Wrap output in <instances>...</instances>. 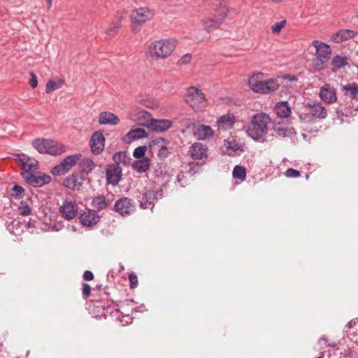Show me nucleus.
I'll return each mask as SVG.
<instances>
[{"instance_id": "obj_12", "label": "nucleus", "mask_w": 358, "mask_h": 358, "mask_svg": "<svg viewBox=\"0 0 358 358\" xmlns=\"http://www.w3.org/2000/svg\"><path fill=\"white\" fill-rule=\"evenodd\" d=\"M312 44L316 49L315 55L317 59L321 62V65L328 62L331 55L330 46L316 40L313 41Z\"/></svg>"}, {"instance_id": "obj_22", "label": "nucleus", "mask_w": 358, "mask_h": 358, "mask_svg": "<svg viewBox=\"0 0 358 358\" xmlns=\"http://www.w3.org/2000/svg\"><path fill=\"white\" fill-rule=\"evenodd\" d=\"M273 128L275 133L280 137L292 136V134H295L294 128L286 123L275 121Z\"/></svg>"}, {"instance_id": "obj_55", "label": "nucleus", "mask_w": 358, "mask_h": 358, "mask_svg": "<svg viewBox=\"0 0 358 358\" xmlns=\"http://www.w3.org/2000/svg\"><path fill=\"white\" fill-rule=\"evenodd\" d=\"M48 8H50L51 5H52V0H48Z\"/></svg>"}, {"instance_id": "obj_14", "label": "nucleus", "mask_w": 358, "mask_h": 358, "mask_svg": "<svg viewBox=\"0 0 358 358\" xmlns=\"http://www.w3.org/2000/svg\"><path fill=\"white\" fill-rule=\"evenodd\" d=\"M23 178L27 182L34 187H41L50 182L51 178L48 175H35L31 171L23 173Z\"/></svg>"}, {"instance_id": "obj_30", "label": "nucleus", "mask_w": 358, "mask_h": 358, "mask_svg": "<svg viewBox=\"0 0 358 358\" xmlns=\"http://www.w3.org/2000/svg\"><path fill=\"white\" fill-rule=\"evenodd\" d=\"M94 168L93 161L89 158H83L79 161V169L82 173H89Z\"/></svg>"}, {"instance_id": "obj_39", "label": "nucleus", "mask_w": 358, "mask_h": 358, "mask_svg": "<svg viewBox=\"0 0 358 358\" xmlns=\"http://www.w3.org/2000/svg\"><path fill=\"white\" fill-rule=\"evenodd\" d=\"M24 189L22 187L15 185L10 190V195L12 197L20 199L24 196Z\"/></svg>"}, {"instance_id": "obj_51", "label": "nucleus", "mask_w": 358, "mask_h": 358, "mask_svg": "<svg viewBox=\"0 0 358 358\" xmlns=\"http://www.w3.org/2000/svg\"><path fill=\"white\" fill-rule=\"evenodd\" d=\"M93 278H94V275L91 271H85V273L83 274V279L85 280L89 281V280H93Z\"/></svg>"}, {"instance_id": "obj_50", "label": "nucleus", "mask_w": 358, "mask_h": 358, "mask_svg": "<svg viewBox=\"0 0 358 358\" xmlns=\"http://www.w3.org/2000/svg\"><path fill=\"white\" fill-rule=\"evenodd\" d=\"M91 294V287L88 284H84L83 287V297L87 298Z\"/></svg>"}, {"instance_id": "obj_42", "label": "nucleus", "mask_w": 358, "mask_h": 358, "mask_svg": "<svg viewBox=\"0 0 358 358\" xmlns=\"http://www.w3.org/2000/svg\"><path fill=\"white\" fill-rule=\"evenodd\" d=\"M146 150H147L146 146H138V148H136L134 150L133 155L136 159H141L143 158H145L144 156H145Z\"/></svg>"}, {"instance_id": "obj_21", "label": "nucleus", "mask_w": 358, "mask_h": 358, "mask_svg": "<svg viewBox=\"0 0 358 358\" xmlns=\"http://www.w3.org/2000/svg\"><path fill=\"white\" fill-rule=\"evenodd\" d=\"M84 176H80L78 174H72L67 177L64 181V185L72 190H79L83 186Z\"/></svg>"}, {"instance_id": "obj_56", "label": "nucleus", "mask_w": 358, "mask_h": 358, "mask_svg": "<svg viewBox=\"0 0 358 358\" xmlns=\"http://www.w3.org/2000/svg\"><path fill=\"white\" fill-rule=\"evenodd\" d=\"M163 142H164V139L163 138H160V139L157 140L158 144H159V143H163Z\"/></svg>"}, {"instance_id": "obj_54", "label": "nucleus", "mask_w": 358, "mask_h": 358, "mask_svg": "<svg viewBox=\"0 0 358 358\" xmlns=\"http://www.w3.org/2000/svg\"><path fill=\"white\" fill-rule=\"evenodd\" d=\"M324 64L321 65V62L318 60L317 63L315 64V69L318 71L322 70L324 69Z\"/></svg>"}, {"instance_id": "obj_13", "label": "nucleus", "mask_w": 358, "mask_h": 358, "mask_svg": "<svg viewBox=\"0 0 358 358\" xmlns=\"http://www.w3.org/2000/svg\"><path fill=\"white\" fill-rule=\"evenodd\" d=\"M105 145V137L101 131L93 133L90 140V146L92 152L98 155L102 152Z\"/></svg>"}, {"instance_id": "obj_7", "label": "nucleus", "mask_w": 358, "mask_h": 358, "mask_svg": "<svg viewBox=\"0 0 358 358\" xmlns=\"http://www.w3.org/2000/svg\"><path fill=\"white\" fill-rule=\"evenodd\" d=\"M32 145L40 153L43 154L57 155L64 152V145L52 140L37 138L33 141Z\"/></svg>"}, {"instance_id": "obj_44", "label": "nucleus", "mask_w": 358, "mask_h": 358, "mask_svg": "<svg viewBox=\"0 0 358 358\" xmlns=\"http://www.w3.org/2000/svg\"><path fill=\"white\" fill-rule=\"evenodd\" d=\"M120 25L119 23H112L110 24L109 27L106 31V34L109 36H113L117 33L119 29Z\"/></svg>"}, {"instance_id": "obj_16", "label": "nucleus", "mask_w": 358, "mask_h": 358, "mask_svg": "<svg viewBox=\"0 0 358 358\" xmlns=\"http://www.w3.org/2000/svg\"><path fill=\"white\" fill-rule=\"evenodd\" d=\"M212 9L217 22H223L228 12L227 2L224 0H215L212 3Z\"/></svg>"}, {"instance_id": "obj_23", "label": "nucleus", "mask_w": 358, "mask_h": 358, "mask_svg": "<svg viewBox=\"0 0 358 358\" xmlns=\"http://www.w3.org/2000/svg\"><path fill=\"white\" fill-rule=\"evenodd\" d=\"M17 157L19 159L23 169L24 170V173H27V171H31L32 169L37 168L38 162L34 158L30 157L23 153L18 154Z\"/></svg>"}, {"instance_id": "obj_37", "label": "nucleus", "mask_w": 358, "mask_h": 358, "mask_svg": "<svg viewBox=\"0 0 358 358\" xmlns=\"http://www.w3.org/2000/svg\"><path fill=\"white\" fill-rule=\"evenodd\" d=\"M343 90L350 92V96L358 100V85L356 83H350L343 86Z\"/></svg>"}, {"instance_id": "obj_28", "label": "nucleus", "mask_w": 358, "mask_h": 358, "mask_svg": "<svg viewBox=\"0 0 358 358\" xmlns=\"http://www.w3.org/2000/svg\"><path fill=\"white\" fill-rule=\"evenodd\" d=\"M276 115L280 117H287L291 114V108L287 101L276 103L275 106Z\"/></svg>"}, {"instance_id": "obj_31", "label": "nucleus", "mask_w": 358, "mask_h": 358, "mask_svg": "<svg viewBox=\"0 0 358 358\" xmlns=\"http://www.w3.org/2000/svg\"><path fill=\"white\" fill-rule=\"evenodd\" d=\"M149 167L150 160L148 158L138 159L133 164V168L138 173H145L149 169Z\"/></svg>"}, {"instance_id": "obj_40", "label": "nucleus", "mask_w": 358, "mask_h": 358, "mask_svg": "<svg viewBox=\"0 0 358 358\" xmlns=\"http://www.w3.org/2000/svg\"><path fill=\"white\" fill-rule=\"evenodd\" d=\"M332 65L337 69H341L348 64L346 58L340 55L335 56L332 59Z\"/></svg>"}, {"instance_id": "obj_20", "label": "nucleus", "mask_w": 358, "mask_h": 358, "mask_svg": "<svg viewBox=\"0 0 358 358\" xmlns=\"http://www.w3.org/2000/svg\"><path fill=\"white\" fill-rule=\"evenodd\" d=\"M157 192L152 190H146L141 200L140 206L144 209H152L155 202L157 200Z\"/></svg>"}, {"instance_id": "obj_8", "label": "nucleus", "mask_w": 358, "mask_h": 358, "mask_svg": "<svg viewBox=\"0 0 358 358\" xmlns=\"http://www.w3.org/2000/svg\"><path fill=\"white\" fill-rule=\"evenodd\" d=\"M81 157L80 154L67 156L59 165L52 168L51 173L55 176L64 175L80 160Z\"/></svg>"}, {"instance_id": "obj_9", "label": "nucleus", "mask_w": 358, "mask_h": 358, "mask_svg": "<svg viewBox=\"0 0 358 358\" xmlns=\"http://www.w3.org/2000/svg\"><path fill=\"white\" fill-rule=\"evenodd\" d=\"M154 16L152 10L147 7H141L134 10L130 15L132 23L142 25L150 20Z\"/></svg>"}, {"instance_id": "obj_49", "label": "nucleus", "mask_w": 358, "mask_h": 358, "mask_svg": "<svg viewBox=\"0 0 358 358\" xmlns=\"http://www.w3.org/2000/svg\"><path fill=\"white\" fill-rule=\"evenodd\" d=\"M129 280L131 288H134L137 286L138 278L135 274H134V273L130 274L129 275Z\"/></svg>"}, {"instance_id": "obj_32", "label": "nucleus", "mask_w": 358, "mask_h": 358, "mask_svg": "<svg viewBox=\"0 0 358 358\" xmlns=\"http://www.w3.org/2000/svg\"><path fill=\"white\" fill-rule=\"evenodd\" d=\"M113 159L115 162L114 165L120 164L126 165L129 162L130 158L125 152H118L114 154Z\"/></svg>"}, {"instance_id": "obj_1", "label": "nucleus", "mask_w": 358, "mask_h": 358, "mask_svg": "<svg viewBox=\"0 0 358 358\" xmlns=\"http://www.w3.org/2000/svg\"><path fill=\"white\" fill-rule=\"evenodd\" d=\"M299 117L301 123L310 124L317 119H325L327 117V110L319 101H308L303 103V110L299 113Z\"/></svg>"}, {"instance_id": "obj_46", "label": "nucleus", "mask_w": 358, "mask_h": 358, "mask_svg": "<svg viewBox=\"0 0 358 358\" xmlns=\"http://www.w3.org/2000/svg\"><path fill=\"white\" fill-rule=\"evenodd\" d=\"M192 55L190 54H186L183 55L178 62V65L182 66L187 65L191 62Z\"/></svg>"}, {"instance_id": "obj_34", "label": "nucleus", "mask_w": 358, "mask_h": 358, "mask_svg": "<svg viewBox=\"0 0 358 358\" xmlns=\"http://www.w3.org/2000/svg\"><path fill=\"white\" fill-rule=\"evenodd\" d=\"M147 135L148 134L145 129L141 128H137L129 131L127 134V137L131 141H134L139 138L147 137Z\"/></svg>"}, {"instance_id": "obj_47", "label": "nucleus", "mask_w": 358, "mask_h": 358, "mask_svg": "<svg viewBox=\"0 0 358 358\" xmlns=\"http://www.w3.org/2000/svg\"><path fill=\"white\" fill-rule=\"evenodd\" d=\"M285 174L288 178H298L301 176V173L299 171L292 168L288 169L285 171Z\"/></svg>"}, {"instance_id": "obj_48", "label": "nucleus", "mask_w": 358, "mask_h": 358, "mask_svg": "<svg viewBox=\"0 0 358 358\" xmlns=\"http://www.w3.org/2000/svg\"><path fill=\"white\" fill-rule=\"evenodd\" d=\"M29 75H30L31 78L29 80V84L32 88H36L38 85L37 77L33 71H31L29 73Z\"/></svg>"}, {"instance_id": "obj_43", "label": "nucleus", "mask_w": 358, "mask_h": 358, "mask_svg": "<svg viewBox=\"0 0 358 358\" xmlns=\"http://www.w3.org/2000/svg\"><path fill=\"white\" fill-rule=\"evenodd\" d=\"M159 150L157 155L161 159H165L168 157L169 155L170 154L171 151L170 149L163 144L159 145Z\"/></svg>"}, {"instance_id": "obj_53", "label": "nucleus", "mask_w": 358, "mask_h": 358, "mask_svg": "<svg viewBox=\"0 0 358 358\" xmlns=\"http://www.w3.org/2000/svg\"><path fill=\"white\" fill-rule=\"evenodd\" d=\"M120 311L121 312V313L122 314H124V315H129V313H127L128 310H126V304H122L121 306H120Z\"/></svg>"}, {"instance_id": "obj_33", "label": "nucleus", "mask_w": 358, "mask_h": 358, "mask_svg": "<svg viewBox=\"0 0 358 358\" xmlns=\"http://www.w3.org/2000/svg\"><path fill=\"white\" fill-rule=\"evenodd\" d=\"M222 22H217V18L215 17H208L203 21V27L204 29L210 32L217 29Z\"/></svg>"}, {"instance_id": "obj_29", "label": "nucleus", "mask_w": 358, "mask_h": 358, "mask_svg": "<svg viewBox=\"0 0 358 358\" xmlns=\"http://www.w3.org/2000/svg\"><path fill=\"white\" fill-rule=\"evenodd\" d=\"M110 204V200L104 196H96L92 201V206L99 210L106 209Z\"/></svg>"}, {"instance_id": "obj_38", "label": "nucleus", "mask_w": 358, "mask_h": 358, "mask_svg": "<svg viewBox=\"0 0 358 358\" xmlns=\"http://www.w3.org/2000/svg\"><path fill=\"white\" fill-rule=\"evenodd\" d=\"M224 145L228 151H231L232 152H236L239 150H242L241 145H240L235 140H225Z\"/></svg>"}, {"instance_id": "obj_26", "label": "nucleus", "mask_w": 358, "mask_h": 358, "mask_svg": "<svg viewBox=\"0 0 358 358\" xmlns=\"http://www.w3.org/2000/svg\"><path fill=\"white\" fill-rule=\"evenodd\" d=\"M235 123V118L230 114L224 115L217 121V127L222 130L231 129Z\"/></svg>"}, {"instance_id": "obj_57", "label": "nucleus", "mask_w": 358, "mask_h": 358, "mask_svg": "<svg viewBox=\"0 0 358 358\" xmlns=\"http://www.w3.org/2000/svg\"><path fill=\"white\" fill-rule=\"evenodd\" d=\"M357 55H358V52H357Z\"/></svg>"}, {"instance_id": "obj_18", "label": "nucleus", "mask_w": 358, "mask_h": 358, "mask_svg": "<svg viewBox=\"0 0 358 358\" xmlns=\"http://www.w3.org/2000/svg\"><path fill=\"white\" fill-rule=\"evenodd\" d=\"M122 169L118 165H110L106 171V178L108 183L113 185L118 184L121 179Z\"/></svg>"}, {"instance_id": "obj_11", "label": "nucleus", "mask_w": 358, "mask_h": 358, "mask_svg": "<svg viewBox=\"0 0 358 358\" xmlns=\"http://www.w3.org/2000/svg\"><path fill=\"white\" fill-rule=\"evenodd\" d=\"M78 210L76 202L70 199H66L59 209L62 216L67 220L74 219L78 214Z\"/></svg>"}, {"instance_id": "obj_27", "label": "nucleus", "mask_w": 358, "mask_h": 358, "mask_svg": "<svg viewBox=\"0 0 358 358\" xmlns=\"http://www.w3.org/2000/svg\"><path fill=\"white\" fill-rule=\"evenodd\" d=\"M356 32L350 29H342L331 36V40L335 43H341L343 41L353 38Z\"/></svg>"}, {"instance_id": "obj_58", "label": "nucleus", "mask_w": 358, "mask_h": 358, "mask_svg": "<svg viewBox=\"0 0 358 358\" xmlns=\"http://www.w3.org/2000/svg\"><path fill=\"white\" fill-rule=\"evenodd\" d=\"M357 17H358V15H357Z\"/></svg>"}, {"instance_id": "obj_4", "label": "nucleus", "mask_w": 358, "mask_h": 358, "mask_svg": "<svg viewBox=\"0 0 358 358\" xmlns=\"http://www.w3.org/2000/svg\"><path fill=\"white\" fill-rule=\"evenodd\" d=\"M264 73L258 72L248 79V85L251 90L262 94H271L278 90L280 83L276 78H270L266 80H257L256 77L263 76Z\"/></svg>"}, {"instance_id": "obj_2", "label": "nucleus", "mask_w": 358, "mask_h": 358, "mask_svg": "<svg viewBox=\"0 0 358 358\" xmlns=\"http://www.w3.org/2000/svg\"><path fill=\"white\" fill-rule=\"evenodd\" d=\"M177 41L173 38H164L152 42L148 48L149 55L156 59H164L174 51Z\"/></svg>"}, {"instance_id": "obj_35", "label": "nucleus", "mask_w": 358, "mask_h": 358, "mask_svg": "<svg viewBox=\"0 0 358 358\" xmlns=\"http://www.w3.org/2000/svg\"><path fill=\"white\" fill-rule=\"evenodd\" d=\"M232 175L235 179L244 181L246 178V170L244 167L236 165L233 169Z\"/></svg>"}, {"instance_id": "obj_52", "label": "nucleus", "mask_w": 358, "mask_h": 358, "mask_svg": "<svg viewBox=\"0 0 358 358\" xmlns=\"http://www.w3.org/2000/svg\"><path fill=\"white\" fill-rule=\"evenodd\" d=\"M185 179V176L183 173H180L177 176V180L180 183L181 187H185V185L182 182V180Z\"/></svg>"}, {"instance_id": "obj_17", "label": "nucleus", "mask_w": 358, "mask_h": 358, "mask_svg": "<svg viewBox=\"0 0 358 358\" xmlns=\"http://www.w3.org/2000/svg\"><path fill=\"white\" fill-rule=\"evenodd\" d=\"M194 135L199 140H209L213 137L214 131L210 126L199 124L194 127Z\"/></svg>"}, {"instance_id": "obj_5", "label": "nucleus", "mask_w": 358, "mask_h": 358, "mask_svg": "<svg viewBox=\"0 0 358 358\" xmlns=\"http://www.w3.org/2000/svg\"><path fill=\"white\" fill-rule=\"evenodd\" d=\"M185 102L194 111H201L207 106V101L201 90L196 87H189L187 90Z\"/></svg>"}, {"instance_id": "obj_15", "label": "nucleus", "mask_w": 358, "mask_h": 358, "mask_svg": "<svg viewBox=\"0 0 358 358\" xmlns=\"http://www.w3.org/2000/svg\"><path fill=\"white\" fill-rule=\"evenodd\" d=\"M100 220L99 215L93 210L86 209L80 215V223L87 227L96 225Z\"/></svg>"}, {"instance_id": "obj_10", "label": "nucleus", "mask_w": 358, "mask_h": 358, "mask_svg": "<svg viewBox=\"0 0 358 358\" xmlns=\"http://www.w3.org/2000/svg\"><path fill=\"white\" fill-rule=\"evenodd\" d=\"M113 210L122 216H128L134 211L135 204L131 199L122 197L115 201Z\"/></svg>"}, {"instance_id": "obj_3", "label": "nucleus", "mask_w": 358, "mask_h": 358, "mask_svg": "<svg viewBox=\"0 0 358 358\" xmlns=\"http://www.w3.org/2000/svg\"><path fill=\"white\" fill-rule=\"evenodd\" d=\"M271 119L266 113L255 115L247 129V134L255 140H261L266 134Z\"/></svg>"}, {"instance_id": "obj_25", "label": "nucleus", "mask_w": 358, "mask_h": 358, "mask_svg": "<svg viewBox=\"0 0 358 358\" xmlns=\"http://www.w3.org/2000/svg\"><path fill=\"white\" fill-rule=\"evenodd\" d=\"M120 122V119L117 115L110 112H101L99 117L100 124L116 125Z\"/></svg>"}, {"instance_id": "obj_19", "label": "nucleus", "mask_w": 358, "mask_h": 358, "mask_svg": "<svg viewBox=\"0 0 358 358\" xmlns=\"http://www.w3.org/2000/svg\"><path fill=\"white\" fill-rule=\"evenodd\" d=\"M320 97L322 101L328 103H332L337 100L335 90L329 84H325L321 87Z\"/></svg>"}, {"instance_id": "obj_45", "label": "nucleus", "mask_w": 358, "mask_h": 358, "mask_svg": "<svg viewBox=\"0 0 358 358\" xmlns=\"http://www.w3.org/2000/svg\"><path fill=\"white\" fill-rule=\"evenodd\" d=\"M285 23H286L285 20H282L280 22H278L275 23L271 27L273 33H274V34L279 33L281 31V29L284 27V26L285 25Z\"/></svg>"}, {"instance_id": "obj_6", "label": "nucleus", "mask_w": 358, "mask_h": 358, "mask_svg": "<svg viewBox=\"0 0 358 358\" xmlns=\"http://www.w3.org/2000/svg\"><path fill=\"white\" fill-rule=\"evenodd\" d=\"M138 115L145 119V122L141 123L150 130L155 132H163L168 130L172 126V121L165 119H153L150 114L143 110L138 111Z\"/></svg>"}, {"instance_id": "obj_41", "label": "nucleus", "mask_w": 358, "mask_h": 358, "mask_svg": "<svg viewBox=\"0 0 358 358\" xmlns=\"http://www.w3.org/2000/svg\"><path fill=\"white\" fill-rule=\"evenodd\" d=\"M18 214L22 216H27L31 214V208L26 201H22L20 202L18 208Z\"/></svg>"}, {"instance_id": "obj_24", "label": "nucleus", "mask_w": 358, "mask_h": 358, "mask_svg": "<svg viewBox=\"0 0 358 358\" xmlns=\"http://www.w3.org/2000/svg\"><path fill=\"white\" fill-rule=\"evenodd\" d=\"M189 152L192 158L201 159L207 155V148L201 143H194L190 146Z\"/></svg>"}, {"instance_id": "obj_36", "label": "nucleus", "mask_w": 358, "mask_h": 358, "mask_svg": "<svg viewBox=\"0 0 358 358\" xmlns=\"http://www.w3.org/2000/svg\"><path fill=\"white\" fill-rule=\"evenodd\" d=\"M64 84V82L62 80L59 81H53V80H49L45 87V92L47 94H50L53 91L59 89L62 87Z\"/></svg>"}]
</instances>
